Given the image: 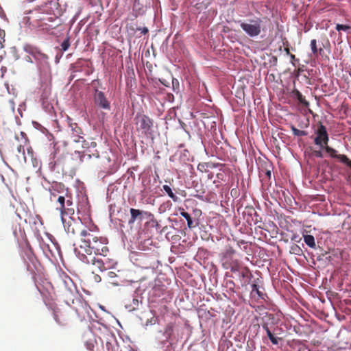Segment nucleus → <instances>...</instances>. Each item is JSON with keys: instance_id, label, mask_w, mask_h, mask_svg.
I'll return each mask as SVG.
<instances>
[{"instance_id": "nucleus-1", "label": "nucleus", "mask_w": 351, "mask_h": 351, "mask_svg": "<svg viewBox=\"0 0 351 351\" xmlns=\"http://www.w3.org/2000/svg\"><path fill=\"white\" fill-rule=\"evenodd\" d=\"M107 244L108 239L105 237L95 235L87 230L80 232V244L79 246L89 255L94 252L96 255L106 256L109 251Z\"/></svg>"}, {"instance_id": "nucleus-2", "label": "nucleus", "mask_w": 351, "mask_h": 351, "mask_svg": "<svg viewBox=\"0 0 351 351\" xmlns=\"http://www.w3.org/2000/svg\"><path fill=\"white\" fill-rule=\"evenodd\" d=\"M27 23L34 28L49 30L55 29L58 25L54 24L58 16L49 10L47 4L31 11L26 17Z\"/></svg>"}, {"instance_id": "nucleus-3", "label": "nucleus", "mask_w": 351, "mask_h": 351, "mask_svg": "<svg viewBox=\"0 0 351 351\" xmlns=\"http://www.w3.org/2000/svg\"><path fill=\"white\" fill-rule=\"evenodd\" d=\"M315 133L316 136L314 139V143L316 145L319 146L321 149H324L331 158L337 159L351 169V160L344 154H338L337 150L328 145L329 141L328 134L326 128L321 122L319 123Z\"/></svg>"}, {"instance_id": "nucleus-4", "label": "nucleus", "mask_w": 351, "mask_h": 351, "mask_svg": "<svg viewBox=\"0 0 351 351\" xmlns=\"http://www.w3.org/2000/svg\"><path fill=\"white\" fill-rule=\"evenodd\" d=\"M56 209L60 212L61 218L73 216L75 213V205L71 195H59L57 198Z\"/></svg>"}, {"instance_id": "nucleus-5", "label": "nucleus", "mask_w": 351, "mask_h": 351, "mask_svg": "<svg viewBox=\"0 0 351 351\" xmlns=\"http://www.w3.org/2000/svg\"><path fill=\"white\" fill-rule=\"evenodd\" d=\"M263 20L260 17H254L240 23V26L243 32L250 37L258 36L263 29Z\"/></svg>"}, {"instance_id": "nucleus-6", "label": "nucleus", "mask_w": 351, "mask_h": 351, "mask_svg": "<svg viewBox=\"0 0 351 351\" xmlns=\"http://www.w3.org/2000/svg\"><path fill=\"white\" fill-rule=\"evenodd\" d=\"M135 123L137 130H142L145 135L151 134L154 121L148 116L143 114H138L135 117Z\"/></svg>"}, {"instance_id": "nucleus-7", "label": "nucleus", "mask_w": 351, "mask_h": 351, "mask_svg": "<svg viewBox=\"0 0 351 351\" xmlns=\"http://www.w3.org/2000/svg\"><path fill=\"white\" fill-rule=\"evenodd\" d=\"M130 218L128 220V224L132 226L135 221H142L144 219L152 220L154 216V215L148 211L142 210L136 208H130Z\"/></svg>"}, {"instance_id": "nucleus-8", "label": "nucleus", "mask_w": 351, "mask_h": 351, "mask_svg": "<svg viewBox=\"0 0 351 351\" xmlns=\"http://www.w3.org/2000/svg\"><path fill=\"white\" fill-rule=\"evenodd\" d=\"M67 217L68 218H66V217H64V218H61L64 228L67 233L71 234L73 235L77 234V232L80 234V232L83 230H81L82 223L75 220L72 216Z\"/></svg>"}, {"instance_id": "nucleus-9", "label": "nucleus", "mask_w": 351, "mask_h": 351, "mask_svg": "<svg viewBox=\"0 0 351 351\" xmlns=\"http://www.w3.org/2000/svg\"><path fill=\"white\" fill-rule=\"evenodd\" d=\"M81 260L88 264L91 263L101 271L112 268L111 264H108L104 260L95 256L87 257L86 255L82 254Z\"/></svg>"}, {"instance_id": "nucleus-10", "label": "nucleus", "mask_w": 351, "mask_h": 351, "mask_svg": "<svg viewBox=\"0 0 351 351\" xmlns=\"http://www.w3.org/2000/svg\"><path fill=\"white\" fill-rule=\"evenodd\" d=\"M236 252L233 249V247L230 245H227L223 251L220 254L221 261L222 263L223 267L228 265L229 263L236 261L237 259L234 258V256Z\"/></svg>"}, {"instance_id": "nucleus-11", "label": "nucleus", "mask_w": 351, "mask_h": 351, "mask_svg": "<svg viewBox=\"0 0 351 351\" xmlns=\"http://www.w3.org/2000/svg\"><path fill=\"white\" fill-rule=\"evenodd\" d=\"M94 101L95 105L104 110H110V104L104 93L97 89L95 90L94 94Z\"/></svg>"}, {"instance_id": "nucleus-12", "label": "nucleus", "mask_w": 351, "mask_h": 351, "mask_svg": "<svg viewBox=\"0 0 351 351\" xmlns=\"http://www.w3.org/2000/svg\"><path fill=\"white\" fill-rule=\"evenodd\" d=\"M69 127L71 130V138L73 142L78 143L83 139L82 134H83L82 129L78 126L77 123L71 121V119H69Z\"/></svg>"}, {"instance_id": "nucleus-13", "label": "nucleus", "mask_w": 351, "mask_h": 351, "mask_svg": "<svg viewBox=\"0 0 351 351\" xmlns=\"http://www.w3.org/2000/svg\"><path fill=\"white\" fill-rule=\"evenodd\" d=\"M100 169L107 174H112L117 170L114 161H112L109 156H105L101 162Z\"/></svg>"}, {"instance_id": "nucleus-14", "label": "nucleus", "mask_w": 351, "mask_h": 351, "mask_svg": "<svg viewBox=\"0 0 351 351\" xmlns=\"http://www.w3.org/2000/svg\"><path fill=\"white\" fill-rule=\"evenodd\" d=\"M240 280L243 287L248 285L253 275L247 267H242L240 271Z\"/></svg>"}, {"instance_id": "nucleus-15", "label": "nucleus", "mask_w": 351, "mask_h": 351, "mask_svg": "<svg viewBox=\"0 0 351 351\" xmlns=\"http://www.w3.org/2000/svg\"><path fill=\"white\" fill-rule=\"evenodd\" d=\"M64 186V184L61 183H55L53 185L51 186V188L49 189L50 192V201L57 202V198L60 195V193L63 192Z\"/></svg>"}, {"instance_id": "nucleus-16", "label": "nucleus", "mask_w": 351, "mask_h": 351, "mask_svg": "<svg viewBox=\"0 0 351 351\" xmlns=\"http://www.w3.org/2000/svg\"><path fill=\"white\" fill-rule=\"evenodd\" d=\"M92 157L95 158H99V152L95 148L93 149H86L83 151V154L80 157L82 162H84L88 159H90Z\"/></svg>"}, {"instance_id": "nucleus-17", "label": "nucleus", "mask_w": 351, "mask_h": 351, "mask_svg": "<svg viewBox=\"0 0 351 351\" xmlns=\"http://www.w3.org/2000/svg\"><path fill=\"white\" fill-rule=\"evenodd\" d=\"M28 52L33 56V57L40 61H45L47 59V55L40 51L38 49L29 47Z\"/></svg>"}, {"instance_id": "nucleus-18", "label": "nucleus", "mask_w": 351, "mask_h": 351, "mask_svg": "<svg viewBox=\"0 0 351 351\" xmlns=\"http://www.w3.org/2000/svg\"><path fill=\"white\" fill-rule=\"evenodd\" d=\"M20 135L21 136V143L18 145L17 150H18L19 153L24 155L25 154V147L28 145L29 141H28L27 136L25 132H21Z\"/></svg>"}, {"instance_id": "nucleus-19", "label": "nucleus", "mask_w": 351, "mask_h": 351, "mask_svg": "<svg viewBox=\"0 0 351 351\" xmlns=\"http://www.w3.org/2000/svg\"><path fill=\"white\" fill-rule=\"evenodd\" d=\"M251 296L256 300L264 299V293L259 290L258 285L254 282L252 285Z\"/></svg>"}, {"instance_id": "nucleus-20", "label": "nucleus", "mask_w": 351, "mask_h": 351, "mask_svg": "<svg viewBox=\"0 0 351 351\" xmlns=\"http://www.w3.org/2000/svg\"><path fill=\"white\" fill-rule=\"evenodd\" d=\"M263 328L265 330L267 337L270 339L271 342L274 345H277L278 343L279 340L280 338L276 337L274 336V335L271 332V331L269 330L268 324H263L262 325Z\"/></svg>"}, {"instance_id": "nucleus-21", "label": "nucleus", "mask_w": 351, "mask_h": 351, "mask_svg": "<svg viewBox=\"0 0 351 351\" xmlns=\"http://www.w3.org/2000/svg\"><path fill=\"white\" fill-rule=\"evenodd\" d=\"M223 268L230 269L232 273H235V272L240 273L241 269L238 260L234 261L233 262H232V263H229L228 265H226L225 267H223Z\"/></svg>"}, {"instance_id": "nucleus-22", "label": "nucleus", "mask_w": 351, "mask_h": 351, "mask_svg": "<svg viewBox=\"0 0 351 351\" xmlns=\"http://www.w3.org/2000/svg\"><path fill=\"white\" fill-rule=\"evenodd\" d=\"M180 215L186 219L188 227L191 229L195 227L197 223H193V221L192 220L191 215L188 213L185 212L183 208H180Z\"/></svg>"}, {"instance_id": "nucleus-23", "label": "nucleus", "mask_w": 351, "mask_h": 351, "mask_svg": "<svg viewBox=\"0 0 351 351\" xmlns=\"http://www.w3.org/2000/svg\"><path fill=\"white\" fill-rule=\"evenodd\" d=\"M173 332V324L171 323L168 324L164 330V336L165 337V341H168Z\"/></svg>"}, {"instance_id": "nucleus-24", "label": "nucleus", "mask_w": 351, "mask_h": 351, "mask_svg": "<svg viewBox=\"0 0 351 351\" xmlns=\"http://www.w3.org/2000/svg\"><path fill=\"white\" fill-rule=\"evenodd\" d=\"M293 93L296 97V99L298 100V101L302 104L305 107H308L309 106L308 101H307L305 99V97L302 95V94L298 90H295L293 91Z\"/></svg>"}, {"instance_id": "nucleus-25", "label": "nucleus", "mask_w": 351, "mask_h": 351, "mask_svg": "<svg viewBox=\"0 0 351 351\" xmlns=\"http://www.w3.org/2000/svg\"><path fill=\"white\" fill-rule=\"evenodd\" d=\"M310 45H311V51H312V53L313 56H317L318 53L321 54L323 52L322 48H319V49H317V40L315 39H313L311 40Z\"/></svg>"}, {"instance_id": "nucleus-26", "label": "nucleus", "mask_w": 351, "mask_h": 351, "mask_svg": "<svg viewBox=\"0 0 351 351\" xmlns=\"http://www.w3.org/2000/svg\"><path fill=\"white\" fill-rule=\"evenodd\" d=\"M304 241L305 243L311 248H315L316 244L315 241V238L313 235L306 234L304 235Z\"/></svg>"}, {"instance_id": "nucleus-27", "label": "nucleus", "mask_w": 351, "mask_h": 351, "mask_svg": "<svg viewBox=\"0 0 351 351\" xmlns=\"http://www.w3.org/2000/svg\"><path fill=\"white\" fill-rule=\"evenodd\" d=\"M80 142H82V147L84 148V150L86 149H93L97 147L96 142L93 141H86L83 138Z\"/></svg>"}, {"instance_id": "nucleus-28", "label": "nucleus", "mask_w": 351, "mask_h": 351, "mask_svg": "<svg viewBox=\"0 0 351 351\" xmlns=\"http://www.w3.org/2000/svg\"><path fill=\"white\" fill-rule=\"evenodd\" d=\"M117 277V276L114 271H108L107 273V278L109 282L115 286H117L119 284V282L116 280Z\"/></svg>"}, {"instance_id": "nucleus-29", "label": "nucleus", "mask_w": 351, "mask_h": 351, "mask_svg": "<svg viewBox=\"0 0 351 351\" xmlns=\"http://www.w3.org/2000/svg\"><path fill=\"white\" fill-rule=\"evenodd\" d=\"M163 190L168 194L169 197H171L174 202L178 200V197L176 196L172 191L171 187L168 185H163Z\"/></svg>"}, {"instance_id": "nucleus-30", "label": "nucleus", "mask_w": 351, "mask_h": 351, "mask_svg": "<svg viewBox=\"0 0 351 351\" xmlns=\"http://www.w3.org/2000/svg\"><path fill=\"white\" fill-rule=\"evenodd\" d=\"M291 131L293 132V135L297 136H303L307 135V132L304 130H300L296 128L295 126L291 125Z\"/></svg>"}, {"instance_id": "nucleus-31", "label": "nucleus", "mask_w": 351, "mask_h": 351, "mask_svg": "<svg viewBox=\"0 0 351 351\" xmlns=\"http://www.w3.org/2000/svg\"><path fill=\"white\" fill-rule=\"evenodd\" d=\"M290 252L292 253V254H294L295 255H299L300 256L302 253V250L297 244H293L291 246Z\"/></svg>"}, {"instance_id": "nucleus-32", "label": "nucleus", "mask_w": 351, "mask_h": 351, "mask_svg": "<svg viewBox=\"0 0 351 351\" xmlns=\"http://www.w3.org/2000/svg\"><path fill=\"white\" fill-rule=\"evenodd\" d=\"M60 311L58 309L53 310V318L58 324H64V319H61L59 316Z\"/></svg>"}, {"instance_id": "nucleus-33", "label": "nucleus", "mask_w": 351, "mask_h": 351, "mask_svg": "<svg viewBox=\"0 0 351 351\" xmlns=\"http://www.w3.org/2000/svg\"><path fill=\"white\" fill-rule=\"evenodd\" d=\"M208 166L209 165L207 162L199 163L197 166V170L201 172H206L208 171Z\"/></svg>"}, {"instance_id": "nucleus-34", "label": "nucleus", "mask_w": 351, "mask_h": 351, "mask_svg": "<svg viewBox=\"0 0 351 351\" xmlns=\"http://www.w3.org/2000/svg\"><path fill=\"white\" fill-rule=\"evenodd\" d=\"M350 29H351V27L348 25L337 24L336 25V29L337 31H339V32L341 31V30L344 31V32H346V31H348V30H349Z\"/></svg>"}, {"instance_id": "nucleus-35", "label": "nucleus", "mask_w": 351, "mask_h": 351, "mask_svg": "<svg viewBox=\"0 0 351 351\" xmlns=\"http://www.w3.org/2000/svg\"><path fill=\"white\" fill-rule=\"evenodd\" d=\"M70 46L69 38H66L61 44V49L64 51H66Z\"/></svg>"}, {"instance_id": "nucleus-36", "label": "nucleus", "mask_w": 351, "mask_h": 351, "mask_svg": "<svg viewBox=\"0 0 351 351\" xmlns=\"http://www.w3.org/2000/svg\"><path fill=\"white\" fill-rule=\"evenodd\" d=\"M86 348L90 351H93L94 350V343L92 340L87 341L85 343Z\"/></svg>"}, {"instance_id": "nucleus-37", "label": "nucleus", "mask_w": 351, "mask_h": 351, "mask_svg": "<svg viewBox=\"0 0 351 351\" xmlns=\"http://www.w3.org/2000/svg\"><path fill=\"white\" fill-rule=\"evenodd\" d=\"M103 260L106 261L108 263V264H111L112 268L114 267V266L117 264V263L113 259H110L108 258H106V256L104 257V258Z\"/></svg>"}, {"instance_id": "nucleus-38", "label": "nucleus", "mask_w": 351, "mask_h": 351, "mask_svg": "<svg viewBox=\"0 0 351 351\" xmlns=\"http://www.w3.org/2000/svg\"><path fill=\"white\" fill-rule=\"evenodd\" d=\"M313 156H315L317 158H323V154L322 151L320 150H315L313 152Z\"/></svg>"}, {"instance_id": "nucleus-39", "label": "nucleus", "mask_w": 351, "mask_h": 351, "mask_svg": "<svg viewBox=\"0 0 351 351\" xmlns=\"http://www.w3.org/2000/svg\"><path fill=\"white\" fill-rule=\"evenodd\" d=\"M204 193V191H203L201 192H199V191H197V194L195 195L194 196L198 199H202Z\"/></svg>"}, {"instance_id": "nucleus-40", "label": "nucleus", "mask_w": 351, "mask_h": 351, "mask_svg": "<svg viewBox=\"0 0 351 351\" xmlns=\"http://www.w3.org/2000/svg\"><path fill=\"white\" fill-rule=\"evenodd\" d=\"M137 30L141 31V33L143 34H146L149 32V30L147 27H143V28L139 27V28H137Z\"/></svg>"}, {"instance_id": "nucleus-41", "label": "nucleus", "mask_w": 351, "mask_h": 351, "mask_svg": "<svg viewBox=\"0 0 351 351\" xmlns=\"http://www.w3.org/2000/svg\"><path fill=\"white\" fill-rule=\"evenodd\" d=\"M290 58H291V62L292 64H293V66H295V62H295V60L298 61L299 60H298V59H296L295 56V55H293V54H290Z\"/></svg>"}, {"instance_id": "nucleus-42", "label": "nucleus", "mask_w": 351, "mask_h": 351, "mask_svg": "<svg viewBox=\"0 0 351 351\" xmlns=\"http://www.w3.org/2000/svg\"><path fill=\"white\" fill-rule=\"evenodd\" d=\"M101 277H100L99 275H95V276H94V280H95V282H100V281H101Z\"/></svg>"}, {"instance_id": "nucleus-43", "label": "nucleus", "mask_w": 351, "mask_h": 351, "mask_svg": "<svg viewBox=\"0 0 351 351\" xmlns=\"http://www.w3.org/2000/svg\"><path fill=\"white\" fill-rule=\"evenodd\" d=\"M284 51H285L287 55H289L290 56V54H291L290 53V50H289V48L288 47H285Z\"/></svg>"}, {"instance_id": "nucleus-44", "label": "nucleus", "mask_w": 351, "mask_h": 351, "mask_svg": "<svg viewBox=\"0 0 351 351\" xmlns=\"http://www.w3.org/2000/svg\"><path fill=\"white\" fill-rule=\"evenodd\" d=\"M291 239L293 241H297V242H300V241L301 240L300 238L298 240V237L297 236H294Z\"/></svg>"}, {"instance_id": "nucleus-45", "label": "nucleus", "mask_w": 351, "mask_h": 351, "mask_svg": "<svg viewBox=\"0 0 351 351\" xmlns=\"http://www.w3.org/2000/svg\"><path fill=\"white\" fill-rule=\"evenodd\" d=\"M5 36V32L0 29V38H2Z\"/></svg>"}, {"instance_id": "nucleus-46", "label": "nucleus", "mask_w": 351, "mask_h": 351, "mask_svg": "<svg viewBox=\"0 0 351 351\" xmlns=\"http://www.w3.org/2000/svg\"><path fill=\"white\" fill-rule=\"evenodd\" d=\"M266 174H267V176L268 177H270L271 176V171H267Z\"/></svg>"}, {"instance_id": "nucleus-47", "label": "nucleus", "mask_w": 351, "mask_h": 351, "mask_svg": "<svg viewBox=\"0 0 351 351\" xmlns=\"http://www.w3.org/2000/svg\"><path fill=\"white\" fill-rule=\"evenodd\" d=\"M197 213H201L200 210H196Z\"/></svg>"}]
</instances>
